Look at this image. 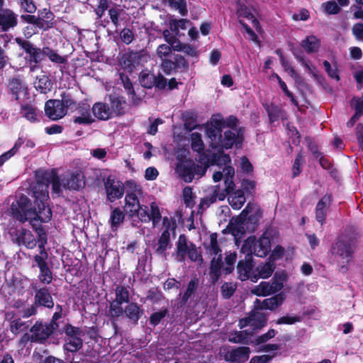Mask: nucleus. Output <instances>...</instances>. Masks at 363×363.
Returning <instances> with one entry per match:
<instances>
[{
  "label": "nucleus",
  "instance_id": "1",
  "mask_svg": "<svg viewBox=\"0 0 363 363\" xmlns=\"http://www.w3.org/2000/svg\"><path fill=\"white\" fill-rule=\"evenodd\" d=\"M34 207L32 208L30 200L25 195H21L11 206L12 216L21 223L30 221V225L48 223L52 218V210L42 200L34 198Z\"/></svg>",
  "mask_w": 363,
  "mask_h": 363
},
{
  "label": "nucleus",
  "instance_id": "2",
  "mask_svg": "<svg viewBox=\"0 0 363 363\" xmlns=\"http://www.w3.org/2000/svg\"><path fill=\"white\" fill-rule=\"evenodd\" d=\"M357 246V240L355 238H338L333 243L330 252L335 258L341 260V264H338L340 272L345 274L348 271L347 265L354 258Z\"/></svg>",
  "mask_w": 363,
  "mask_h": 363
},
{
  "label": "nucleus",
  "instance_id": "3",
  "mask_svg": "<svg viewBox=\"0 0 363 363\" xmlns=\"http://www.w3.org/2000/svg\"><path fill=\"white\" fill-rule=\"evenodd\" d=\"M271 252V240L263 233L258 239L255 235L245 240L240 250L241 253H249L259 257H264Z\"/></svg>",
  "mask_w": 363,
  "mask_h": 363
},
{
  "label": "nucleus",
  "instance_id": "4",
  "mask_svg": "<svg viewBox=\"0 0 363 363\" xmlns=\"http://www.w3.org/2000/svg\"><path fill=\"white\" fill-rule=\"evenodd\" d=\"M177 160L175 171L185 182H191L196 176L199 178L203 176L201 165L196 164L193 160L186 158L185 155H178Z\"/></svg>",
  "mask_w": 363,
  "mask_h": 363
},
{
  "label": "nucleus",
  "instance_id": "5",
  "mask_svg": "<svg viewBox=\"0 0 363 363\" xmlns=\"http://www.w3.org/2000/svg\"><path fill=\"white\" fill-rule=\"evenodd\" d=\"M56 174L55 170L38 169L35 172L36 184L32 187L33 198L42 200L47 203L49 199V185Z\"/></svg>",
  "mask_w": 363,
  "mask_h": 363
},
{
  "label": "nucleus",
  "instance_id": "6",
  "mask_svg": "<svg viewBox=\"0 0 363 363\" xmlns=\"http://www.w3.org/2000/svg\"><path fill=\"white\" fill-rule=\"evenodd\" d=\"M56 330L48 323L42 320H36L30 328V335L26 333L22 337L21 342L30 341L31 342L44 345L48 340L55 333Z\"/></svg>",
  "mask_w": 363,
  "mask_h": 363
},
{
  "label": "nucleus",
  "instance_id": "7",
  "mask_svg": "<svg viewBox=\"0 0 363 363\" xmlns=\"http://www.w3.org/2000/svg\"><path fill=\"white\" fill-rule=\"evenodd\" d=\"M175 255L177 260L179 262H184L186 256L191 262H196L199 257H201L198 252L196 245L189 242L184 234L179 235L176 242Z\"/></svg>",
  "mask_w": 363,
  "mask_h": 363
},
{
  "label": "nucleus",
  "instance_id": "8",
  "mask_svg": "<svg viewBox=\"0 0 363 363\" xmlns=\"http://www.w3.org/2000/svg\"><path fill=\"white\" fill-rule=\"evenodd\" d=\"M161 69L166 75L177 73H186L189 69L187 60L182 55L174 54L169 59H164L161 62Z\"/></svg>",
  "mask_w": 363,
  "mask_h": 363
},
{
  "label": "nucleus",
  "instance_id": "9",
  "mask_svg": "<svg viewBox=\"0 0 363 363\" xmlns=\"http://www.w3.org/2000/svg\"><path fill=\"white\" fill-rule=\"evenodd\" d=\"M15 42L28 55L27 60L30 64V70H34L35 67L43 60L41 49L35 47L31 42L21 38H16Z\"/></svg>",
  "mask_w": 363,
  "mask_h": 363
},
{
  "label": "nucleus",
  "instance_id": "10",
  "mask_svg": "<svg viewBox=\"0 0 363 363\" xmlns=\"http://www.w3.org/2000/svg\"><path fill=\"white\" fill-rule=\"evenodd\" d=\"M199 153L198 162L199 164L201 165V169L203 170V175L210 166L215 164L219 166L230 162V156L228 154H225L223 151L218 153H206L202 151Z\"/></svg>",
  "mask_w": 363,
  "mask_h": 363
},
{
  "label": "nucleus",
  "instance_id": "11",
  "mask_svg": "<svg viewBox=\"0 0 363 363\" xmlns=\"http://www.w3.org/2000/svg\"><path fill=\"white\" fill-rule=\"evenodd\" d=\"M247 208L245 216L244 223L246 230L249 233L255 232L259 225L260 219L263 217V210L259 206H255L251 203H248L245 208Z\"/></svg>",
  "mask_w": 363,
  "mask_h": 363
},
{
  "label": "nucleus",
  "instance_id": "12",
  "mask_svg": "<svg viewBox=\"0 0 363 363\" xmlns=\"http://www.w3.org/2000/svg\"><path fill=\"white\" fill-rule=\"evenodd\" d=\"M104 189L106 193V199L111 203L121 199L125 192L123 183L116 181L112 176H108L104 181Z\"/></svg>",
  "mask_w": 363,
  "mask_h": 363
},
{
  "label": "nucleus",
  "instance_id": "13",
  "mask_svg": "<svg viewBox=\"0 0 363 363\" xmlns=\"http://www.w3.org/2000/svg\"><path fill=\"white\" fill-rule=\"evenodd\" d=\"M31 289L35 292L33 303L37 307L53 308L55 306L54 300L48 287L38 288L36 284H32Z\"/></svg>",
  "mask_w": 363,
  "mask_h": 363
},
{
  "label": "nucleus",
  "instance_id": "14",
  "mask_svg": "<svg viewBox=\"0 0 363 363\" xmlns=\"http://www.w3.org/2000/svg\"><path fill=\"white\" fill-rule=\"evenodd\" d=\"M244 254L245 259L239 260L237 265L238 277L241 281L250 280L252 281V276L255 274L253 258L249 253Z\"/></svg>",
  "mask_w": 363,
  "mask_h": 363
},
{
  "label": "nucleus",
  "instance_id": "15",
  "mask_svg": "<svg viewBox=\"0 0 363 363\" xmlns=\"http://www.w3.org/2000/svg\"><path fill=\"white\" fill-rule=\"evenodd\" d=\"M143 57L140 52L128 50L119 57L118 62L123 69L132 72L140 64Z\"/></svg>",
  "mask_w": 363,
  "mask_h": 363
},
{
  "label": "nucleus",
  "instance_id": "16",
  "mask_svg": "<svg viewBox=\"0 0 363 363\" xmlns=\"http://www.w3.org/2000/svg\"><path fill=\"white\" fill-rule=\"evenodd\" d=\"M33 229L38 235V246L40 251L39 254L34 255L33 261L38 262L39 258L43 259V261H46L48 259V253L45 249V245L48 243L47 233L41 224H33Z\"/></svg>",
  "mask_w": 363,
  "mask_h": 363
},
{
  "label": "nucleus",
  "instance_id": "17",
  "mask_svg": "<svg viewBox=\"0 0 363 363\" xmlns=\"http://www.w3.org/2000/svg\"><path fill=\"white\" fill-rule=\"evenodd\" d=\"M45 115L51 121H58L66 116L60 99H49L44 106Z\"/></svg>",
  "mask_w": 363,
  "mask_h": 363
},
{
  "label": "nucleus",
  "instance_id": "18",
  "mask_svg": "<svg viewBox=\"0 0 363 363\" xmlns=\"http://www.w3.org/2000/svg\"><path fill=\"white\" fill-rule=\"evenodd\" d=\"M242 140L241 129H239L238 130H225L224 132L223 137L221 135V140L220 142H219L218 147H220L222 150H228L234 145H237L242 144Z\"/></svg>",
  "mask_w": 363,
  "mask_h": 363
},
{
  "label": "nucleus",
  "instance_id": "19",
  "mask_svg": "<svg viewBox=\"0 0 363 363\" xmlns=\"http://www.w3.org/2000/svg\"><path fill=\"white\" fill-rule=\"evenodd\" d=\"M137 192L141 194L143 191L140 186H135L133 191H127L125 197V208L130 218L134 217V213L138 210L140 203Z\"/></svg>",
  "mask_w": 363,
  "mask_h": 363
},
{
  "label": "nucleus",
  "instance_id": "20",
  "mask_svg": "<svg viewBox=\"0 0 363 363\" xmlns=\"http://www.w3.org/2000/svg\"><path fill=\"white\" fill-rule=\"evenodd\" d=\"M333 200L331 193L325 194L317 203L315 206V219L323 225L325 223L328 211L330 206Z\"/></svg>",
  "mask_w": 363,
  "mask_h": 363
},
{
  "label": "nucleus",
  "instance_id": "21",
  "mask_svg": "<svg viewBox=\"0 0 363 363\" xmlns=\"http://www.w3.org/2000/svg\"><path fill=\"white\" fill-rule=\"evenodd\" d=\"M284 299L285 296L283 293H279L271 298H265L262 301L256 299L255 301V308L258 310L274 311L283 303Z\"/></svg>",
  "mask_w": 363,
  "mask_h": 363
},
{
  "label": "nucleus",
  "instance_id": "22",
  "mask_svg": "<svg viewBox=\"0 0 363 363\" xmlns=\"http://www.w3.org/2000/svg\"><path fill=\"white\" fill-rule=\"evenodd\" d=\"M18 25V16L10 9L0 11V28L2 31L7 32Z\"/></svg>",
  "mask_w": 363,
  "mask_h": 363
},
{
  "label": "nucleus",
  "instance_id": "23",
  "mask_svg": "<svg viewBox=\"0 0 363 363\" xmlns=\"http://www.w3.org/2000/svg\"><path fill=\"white\" fill-rule=\"evenodd\" d=\"M248 208L249 207L244 208L240 214L235 219L230 220L228 225L227 228H228L229 232L235 237L242 236L245 233L246 228L244 220Z\"/></svg>",
  "mask_w": 363,
  "mask_h": 363
},
{
  "label": "nucleus",
  "instance_id": "24",
  "mask_svg": "<svg viewBox=\"0 0 363 363\" xmlns=\"http://www.w3.org/2000/svg\"><path fill=\"white\" fill-rule=\"evenodd\" d=\"M171 235L167 233H162L160 235L157 243L154 245L153 249L155 253L165 259L167 257L168 253L167 250L170 249L172 246L171 242Z\"/></svg>",
  "mask_w": 363,
  "mask_h": 363
},
{
  "label": "nucleus",
  "instance_id": "25",
  "mask_svg": "<svg viewBox=\"0 0 363 363\" xmlns=\"http://www.w3.org/2000/svg\"><path fill=\"white\" fill-rule=\"evenodd\" d=\"M143 313L142 306L135 302H130L124 308V315L135 325H138Z\"/></svg>",
  "mask_w": 363,
  "mask_h": 363
},
{
  "label": "nucleus",
  "instance_id": "26",
  "mask_svg": "<svg viewBox=\"0 0 363 363\" xmlns=\"http://www.w3.org/2000/svg\"><path fill=\"white\" fill-rule=\"evenodd\" d=\"M43 259H38V262H34L39 268L38 280L43 284H50L53 280V273L46 261Z\"/></svg>",
  "mask_w": 363,
  "mask_h": 363
},
{
  "label": "nucleus",
  "instance_id": "27",
  "mask_svg": "<svg viewBox=\"0 0 363 363\" xmlns=\"http://www.w3.org/2000/svg\"><path fill=\"white\" fill-rule=\"evenodd\" d=\"M90 109V105L88 103L84 101L78 103L77 110L81 116L75 117L73 122L77 124H91L94 120L91 118Z\"/></svg>",
  "mask_w": 363,
  "mask_h": 363
},
{
  "label": "nucleus",
  "instance_id": "28",
  "mask_svg": "<svg viewBox=\"0 0 363 363\" xmlns=\"http://www.w3.org/2000/svg\"><path fill=\"white\" fill-rule=\"evenodd\" d=\"M199 286V279L196 277H193L187 284L185 291L179 294V304L183 306L186 304L189 298L194 296Z\"/></svg>",
  "mask_w": 363,
  "mask_h": 363
},
{
  "label": "nucleus",
  "instance_id": "29",
  "mask_svg": "<svg viewBox=\"0 0 363 363\" xmlns=\"http://www.w3.org/2000/svg\"><path fill=\"white\" fill-rule=\"evenodd\" d=\"M16 241L19 245H24L28 249H33L37 245V241L33 233L26 228H22L19 231Z\"/></svg>",
  "mask_w": 363,
  "mask_h": 363
},
{
  "label": "nucleus",
  "instance_id": "30",
  "mask_svg": "<svg viewBox=\"0 0 363 363\" xmlns=\"http://www.w3.org/2000/svg\"><path fill=\"white\" fill-rule=\"evenodd\" d=\"M275 265L273 262H266L255 268V274L252 276V282H257L259 279H267L274 272Z\"/></svg>",
  "mask_w": 363,
  "mask_h": 363
},
{
  "label": "nucleus",
  "instance_id": "31",
  "mask_svg": "<svg viewBox=\"0 0 363 363\" xmlns=\"http://www.w3.org/2000/svg\"><path fill=\"white\" fill-rule=\"evenodd\" d=\"M250 349L248 347H238L228 353V359L233 362H244L250 357Z\"/></svg>",
  "mask_w": 363,
  "mask_h": 363
},
{
  "label": "nucleus",
  "instance_id": "32",
  "mask_svg": "<svg viewBox=\"0 0 363 363\" xmlns=\"http://www.w3.org/2000/svg\"><path fill=\"white\" fill-rule=\"evenodd\" d=\"M223 266L222 255H219L216 257H214L210 262L209 275L213 283L218 281L221 276V269Z\"/></svg>",
  "mask_w": 363,
  "mask_h": 363
},
{
  "label": "nucleus",
  "instance_id": "33",
  "mask_svg": "<svg viewBox=\"0 0 363 363\" xmlns=\"http://www.w3.org/2000/svg\"><path fill=\"white\" fill-rule=\"evenodd\" d=\"M92 112L96 118L99 120H108L113 118L108 104L96 102L92 106Z\"/></svg>",
  "mask_w": 363,
  "mask_h": 363
},
{
  "label": "nucleus",
  "instance_id": "34",
  "mask_svg": "<svg viewBox=\"0 0 363 363\" xmlns=\"http://www.w3.org/2000/svg\"><path fill=\"white\" fill-rule=\"evenodd\" d=\"M20 113L30 123L39 122L38 108L35 105L24 104L21 105Z\"/></svg>",
  "mask_w": 363,
  "mask_h": 363
},
{
  "label": "nucleus",
  "instance_id": "35",
  "mask_svg": "<svg viewBox=\"0 0 363 363\" xmlns=\"http://www.w3.org/2000/svg\"><path fill=\"white\" fill-rule=\"evenodd\" d=\"M8 87L13 96H14L16 100L19 99L20 93L27 90L26 85L19 77L10 79Z\"/></svg>",
  "mask_w": 363,
  "mask_h": 363
},
{
  "label": "nucleus",
  "instance_id": "36",
  "mask_svg": "<svg viewBox=\"0 0 363 363\" xmlns=\"http://www.w3.org/2000/svg\"><path fill=\"white\" fill-rule=\"evenodd\" d=\"M237 4L236 15L238 17H242L250 20L253 26L257 28V27L259 26V22L251 12V10L245 4H242L240 1H238Z\"/></svg>",
  "mask_w": 363,
  "mask_h": 363
},
{
  "label": "nucleus",
  "instance_id": "37",
  "mask_svg": "<svg viewBox=\"0 0 363 363\" xmlns=\"http://www.w3.org/2000/svg\"><path fill=\"white\" fill-rule=\"evenodd\" d=\"M228 196L229 204L235 210L240 209L245 202L244 191L242 189H237L234 193Z\"/></svg>",
  "mask_w": 363,
  "mask_h": 363
},
{
  "label": "nucleus",
  "instance_id": "38",
  "mask_svg": "<svg viewBox=\"0 0 363 363\" xmlns=\"http://www.w3.org/2000/svg\"><path fill=\"white\" fill-rule=\"evenodd\" d=\"M109 106L112 116H118L124 114L125 101H122L119 97L110 95L109 96Z\"/></svg>",
  "mask_w": 363,
  "mask_h": 363
},
{
  "label": "nucleus",
  "instance_id": "39",
  "mask_svg": "<svg viewBox=\"0 0 363 363\" xmlns=\"http://www.w3.org/2000/svg\"><path fill=\"white\" fill-rule=\"evenodd\" d=\"M301 47L308 54L316 52L320 46V40L315 35H309L301 41Z\"/></svg>",
  "mask_w": 363,
  "mask_h": 363
},
{
  "label": "nucleus",
  "instance_id": "40",
  "mask_svg": "<svg viewBox=\"0 0 363 363\" xmlns=\"http://www.w3.org/2000/svg\"><path fill=\"white\" fill-rule=\"evenodd\" d=\"M225 189L223 191L218 194V192L220 190L219 186H216L213 191V195L218 197V200L223 201L227 195H230V194L234 193L236 190L235 184L234 183L233 179H224Z\"/></svg>",
  "mask_w": 363,
  "mask_h": 363
},
{
  "label": "nucleus",
  "instance_id": "41",
  "mask_svg": "<svg viewBox=\"0 0 363 363\" xmlns=\"http://www.w3.org/2000/svg\"><path fill=\"white\" fill-rule=\"evenodd\" d=\"M52 83L47 75L37 77L35 82V87L42 94H47L52 89Z\"/></svg>",
  "mask_w": 363,
  "mask_h": 363
},
{
  "label": "nucleus",
  "instance_id": "42",
  "mask_svg": "<svg viewBox=\"0 0 363 363\" xmlns=\"http://www.w3.org/2000/svg\"><path fill=\"white\" fill-rule=\"evenodd\" d=\"M123 303L117 301L116 300L110 302L108 310L107 311L106 315L110 317L113 321L115 319L123 315L124 309L122 307Z\"/></svg>",
  "mask_w": 363,
  "mask_h": 363
},
{
  "label": "nucleus",
  "instance_id": "43",
  "mask_svg": "<svg viewBox=\"0 0 363 363\" xmlns=\"http://www.w3.org/2000/svg\"><path fill=\"white\" fill-rule=\"evenodd\" d=\"M68 187L73 190H79L85 186L84 176L80 172H74L67 182Z\"/></svg>",
  "mask_w": 363,
  "mask_h": 363
},
{
  "label": "nucleus",
  "instance_id": "44",
  "mask_svg": "<svg viewBox=\"0 0 363 363\" xmlns=\"http://www.w3.org/2000/svg\"><path fill=\"white\" fill-rule=\"evenodd\" d=\"M60 103H62V106L65 109L66 114L68 111H77L78 103L74 99L70 94L68 93H62L61 94V99H60Z\"/></svg>",
  "mask_w": 363,
  "mask_h": 363
},
{
  "label": "nucleus",
  "instance_id": "45",
  "mask_svg": "<svg viewBox=\"0 0 363 363\" xmlns=\"http://www.w3.org/2000/svg\"><path fill=\"white\" fill-rule=\"evenodd\" d=\"M83 346V341L79 337H67L64 344V350L74 353L79 351Z\"/></svg>",
  "mask_w": 363,
  "mask_h": 363
},
{
  "label": "nucleus",
  "instance_id": "46",
  "mask_svg": "<svg viewBox=\"0 0 363 363\" xmlns=\"http://www.w3.org/2000/svg\"><path fill=\"white\" fill-rule=\"evenodd\" d=\"M125 14V11L120 6H115L108 9V16L113 25L118 28L121 26L123 21L122 15Z\"/></svg>",
  "mask_w": 363,
  "mask_h": 363
},
{
  "label": "nucleus",
  "instance_id": "47",
  "mask_svg": "<svg viewBox=\"0 0 363 363\" xmlns=\"http://www.w3.org/2000/svg\"><path fill=\"white\" fill-rule=\"evenodd\" d=\"M251 292L257 296H267L273 294V290L269 281H261L252 289Z\"/></svg>",
  "mask_w": 363,
  "mask_h": 363
},
{
  "label": "nucleus",
  "instance_id": "48",
  "mask_svg": "<svg viewBox=\"0 0 363 363\" xmlns=\"http://www.w3.org/2000/svg\"><path fill=\"white\" fill-rule=\"evenodd\" d=\"M125 217L124 212L117 207L113 209L110 216V223L112 228H117L122 223H123Z\"/></svg>",
  "mask_w": 363,
  "mask_h": 363
},
{
  "label": "nucleus",
  "instance_id": "49",
  "mask_svg": "<svg viewBox=\"0 0 363 363\" xmlns=\"http://www.w3.org/2000/svg\"><path fill=\"white\" fill-rule=\"evenodd\" d=\"M286 276L284 273L276 272L270 280L269 285L272 286L273 294L279 291L284 286V282L286 281Z\"/></svg>",
  "mask_w": 363,
  "mask_h": 363
},
{
  "label": "nucleus",
  "instance_id": "50",
  "mask_svg": "<svg viewBox=\"0 0 363 363\" xmlns=\"http://www.w3.org/2000/svg\"><path fill=\"white\" fill-rule=\"evenodd\" d=\"M250 316L253 329H261L266 325L267 318L264 313L253 312L250 314Z\"/></svg>",
  "mask_w": 363,
  "mask_h": 363
},
{
  "label": "nucleus",
  "instance_id": "51",
  "mask_svg": "<svg viewBox=\"0 0 363 363\" xmlns=\"http://www.w3.org/2000/svg\"><path fill=\"white\" fill-rule=\"evenodd\" d=\"M123 303H129L130 292L127 287L123 285H117L115 289V299Z\"/></svg>",
  "mask_w": 363,
  "mask_h": 363
},
{
  "label": "nucleus",
  "instance_id": "52",
  "mask_svg": "<svg viewBox=\"0 0 363 363\" xmlns=\"http://www.w3.org/2000/svg\"><path fill=\"white\" fill-rule=\"evenodd\" d=\"M120 79L121 80L128 95L131 97L132 100L135 101L136 99H140L136 97V94L130 78L126 74L120 73Z\"/></svg>",
  "mask_w": 363,
  "mask_h": 363
},
{
  "label": "nucleus",
  "instance_id": "53",
  "mask_svg": "<svg viewBox=\"0 0 363 363\" xmlns=\"http://www.w3.org/2000/svg\"><path fill=\"white\" fill-rule=\"evenodd\" d=\"M269 120L271 123L277 121L282 118V110L277 105L272 104L266 108Z\"/></svg>",
  "mask_w": 363,
  "mask_h": 363
},
{
  "label": "nucleus",
  "instance_id": "54",
  "mask_svg": "<svg viewBox=\"0 0 363 363\" xmlns=\"http://www.w3.org/2000/svg\"><path fill=\"white\" fill-rule=\"evenodd\" d=\"M217 233H211L210 235V244L206 247L208 253L218 256L221 255V250L219 247Z\"/></svg>",
  "mask_w": 363,
  "mask_h": 363
},
{
  "label": "nucleus",
  "instance_id": "55",
  "mask_svg": "<svg viewBox=\"0 0 363 363\" xmlns=\"http://www.w3.org/2000/svg\"><path fill=\"white\" fill-rule=\"evenodd\" d=\"M155 75L152 73H146L142 72L139 77V81L142 86L146 89L154 87Z\"/></svg>",
  "mask_w": 363,
  "mask_h": 363
},
{
  "label": "nucleus",
  "instance_id": "56",
  "mask_svg": "<svg viewBox=\"0 0 363 363\" xmlns=\"http://www.w3.org/2000/svg\"><path fill=\"white\" fill-rule=\"evenodd\" d=\"M222 132L223 131L211 126L208 127L206 129V134L211 140L212 145L215 147H218L219 142H220L221 140Z\"/></svg>",
  "mask_w": 363,
  "mask_h": 363
},
{
  "label": "nucleus",
  "instance_id": "57",
  "mask_svg": "<svg viewBox=\"0 0 363 363\" xmlns=\"http://www.w3.org/2000/svg\"><path fill=\"white\" fill-rule=\"evenodd\" d=\"M168 314L167 308H164L157 312L152 313L149 318V323L150 325L155 327L158 325L161 320Z\"/></svg>",
  "mask_w": 363,
  "mask_h": 363
},
{
  "label": "nucleus",
  "instance_id": "58",
  "mask_svg": "<svg viewBox=\"0 0 363 363\" xmlns=\"http://www.w3.org/2000/svg\"><path fill=\"white\" fill-rule=\"evenodd\" d=\"M163 230L162 233H167L171 235V233L174 236L176 233L177 223L174 218H169L164 217L162 220Z\"/></svg>",
  "mask_w": 363,
  "mask_h": 363
},
{
  "label": "nucleus",
  "instance_id": "59",
  "mask_svg": "<svg viewBox=\"0 0 363 363\" xmlns=\"http://www.w3.org/2000/svg\"><path fill=\"white\" fill-rule=\"evenodd\" d=\"M167 1L169 6L178 10L182 16H184L187 14L188 10L186 0H167Z\"/></svg>",
  "mask_w": 363,
  "mask_h": 363
},
{
  "label": "nucleus",
  "instance_id": "60",
  "mask_svg": "<svg viewBox=\"0 0 363 363\" xmlns=\"http://www.w3.org/2000/svg\"><path fill=\"white\" fill-rule=\"evenodd\" d=\"M304 162V156L302 152H299L296 155L292 167V177H298L301 172V165Z\"/></svg>",
  "mask_w": 363,
  "mask_h": 363
},
{
  "label": "nucleus",
  "instance_id": "61",
  "mask_svg": "<svg viewBox=\"0 0 363 363\" xmlns=\"http://www.w3.org/2000/svg\"><path fill=\"white\" fill-rule=\"evenodd\" d=\"M236 285L232 282H225L220 287L221 295L223 298H230L235 293L236 290Z\"/></svg>",
  "mask_w": 363,
  "mask_h": 363
},
{
  "label": "nucleus",
  "instance_id": "62",
  "mask_svg": "<svg viewBox=\"0 0 363 363\" xmlns=\"http://www.w3.org/2000/svg\"><path fill=\"white\" fill-rule=\"evenodd\" d=\"M172 48L169 45L162 44L160 45L156 50L157 55L161 59V62L164 59H169L173 55L172 53Z\"/></svg>",
  "mask_w": 363,
  "mask_h": 363
},
{
  "label": "nucleus",
  "instance_id": "63",
  "mask_svg": "<svg viewBox=\"0 0 363 363\" xmlns=\"http://www.w3.org/2000/svg\"><path fill=\"white\" fill-rule=\"evenodd\" d=\"M191 148L194 151L201 152L204 150V145L201 139V134L193 133L191 134Z\"/></svg>",
  "mask_w": 363,
  "mask_h": 363
},
{
  "label": "nucleus",
  "instance_id": "64",
  "mask_svg": "<svg viewBox=\"0 0 363 363\" xmlns=\"http://www.w3.org/2000/svg\"><path fill=\"white\" fill-rule=\"evenodd\" d=\"M135 211L136 212L134 213V216H137L141 222L148 223L150 221L149 216L150 212L147 206L140 205L138 210Z\"/></svg>",
  "mask_w": 363,
  "mask_h": 363
}]
</instances>
